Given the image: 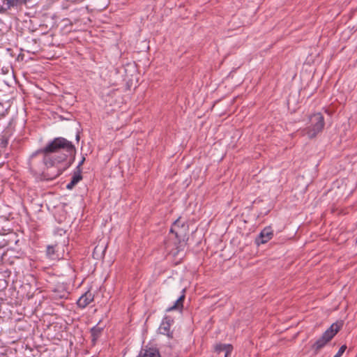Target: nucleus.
I'll use <instances>...</instances> for the list:
<instances>
[{
	"label": "nucleus",
	"instance_id": "obj_10",
	"mask_svg": "<svg viewBox=\"0 0 357 357\" xmlns=\"http://www.w3.org/2000/svg\"><path fill=\"white\" fill-rule=\"evenodd\" d=\"M139 357H160V355L158 350L150 348L141 351Z\"/></svg>",
	"mask_w": 357,
	"mask_h": 357
},
{
	"label": "nucleus",
	"instance_id": "obj_2",
	"mask_svg": "<svg viewBox=\"0 0 357 357\" xmlns=\"http://www.w3.org/2000/svg\"><path fill=\"white\" fill-rule=\"evenodd\" d=\"M343 326L342 321L333 323L323 335L312 344V349L317 354L333 337L339 332Z\"/></svg>",
	"mask_w": 357,
	"mask_h": 357
},
{
	"label": "nucleus",
	"instance_id": "obj_7",
	"mask_svg": "<svg viewBox=\"0 0 357 357\" xmlns=\"http://www.w3.org/2000/svg\"><path fill=\"white\" fill-rule=\"evenodd\" d=\"M93 294L90 291H88L82 296H80L77 302V304L78 307L84 308L93 301Z\"/></svg>",
	"mask_w": 357,
	"mask_h": 357
},
{
	"label": "nucleus",
	"instance_id": "obj_18",
	"mask_svg": "<svg viewBox=\"0 0 357 357\" xmlns=\"http://www.w3.org/2000/svg\"><path fill=\"white\" fill-rule=\"evenodd\" d=\"M26 1L27 0H13L16 6H17L18 4L25 3Z\"/></svg>",
	"mask_w": 357,
	"mask_h": 357
},
{
	"label": "nucleus",
	"instance_id": "obj_13",
	"mask_svg": "<svg viewBox=\"0 0 357 357\" xmlns=\"http://www.w3.org/2000/svg\"><path fill=\"white\" fill-rule=\"evenodd\" d=\"M105 249L106 246H105L104 245H100V244H98L95 247L93 250V257L97 259L103 257L104 253L105 252Z\"/></svg>",
	"mask_w": 357,
	"mask_h": 357
},
{
	"label": "nucleus",
	"instance_id": "obj_1",
	"mask_svg": "<svg viewBox=\"0 0 357 357\" xmlns=\"http://www.w3.org/2000/svg\"><path fill=\"white\" fill-rule=\"evenodd\" d=\"M75 146L64 137H56L44 148L37 150L31 157L43 154V162L45 166L43 176L46 180L57 178L74 162Z\"/></svg>",
	"mask_w": 357,
	"mask_h": 357
},
{
	"label": "nucleus",
	"instance_id": "obj_19",
	"mask_svg": "<svg viewBox=\"0 0 357 357\" xmlns=\"http://www.w3.org/2000/svg\"><path fill=\"white\" fill-rule=\"evenodd\" d=\"M79 139H80L79 133V132H77V135H76V140H77V142H79Z\"/></svg>",
	"mask_w": 357,
	"mask_h": 357
},
{
	"label": "nucleus",
	"instance_id": "obj_9",
	"mask_svg": "<svg viewBox=\"0 0 357 357\" xmlns=\"http://www.w3.org/2000/svg\"><path fill=\"white\" fill-rule=\"evenodd\" d=\"M82 179V170L75 169L71 178V181L67 184L66 188L72 190L75 185Z\"/></svg>",
	"mask_w": 357,
	"mask_h": 357
},
{
	"label": "nucleus",
	"instance_id": "obj_8",
	"mask_svg": "<svg viewBox=\"0 0 357 357\" xmlns=\"http://www.w3.org/2000/svg\"><path fill=\"white\" fill-rule=\"evenodd\" d=\"M103 331V327L100 326L99 324L93 326L91 329V342L93 345L96 344L97 340L101 336Z\"/></svg>",
	"mask_w": 357,
	"mask_h": 357
},
{
	"label": "nucleus",
	"instance_id": "obj_15",
	"mask_svg": "<svg viewBox=\"0 0 357 357\" xmlns=\"http://www.w3.org/2000/svg\"><path fill=\"white\" fill-rule=\"evenodd\" d=\"M47 255L52 259H55V246L48 245L47 248Z\"/></svg>",
	"mask_w": 357,
	"mask_h": 357
},
{
	"label": "nucleus",
	"instance_id": "obj_11",
	"mask_svg": "<svg viewBox=\"0 0 357 357\" xmlns=\"http://www.w3.org/2000/svg\"><path fill=\"white\" fill-rule=\"evenodd\" d=\"M16 6L13 0H0V12L4 13L12 7Z\"/></svg>",
	"mask_w": 357,
	"mask_h": 357
},
{
	"label": "nucleus",
	"instance_id": "obj_14",
	"mask_svg": "<svg viewBox=\"0 0 357 357\" xmlns=\"http://www.w3.org/2000/svg\"><path fill=\"white\" fill-rule=\"evenodd\" d=\"M215 351H217L219 354L222 351L225 352L226 349H227V353H231L233 350V347L231 344H218L215 345Z\"/></svg>",
	"mask_w": 357,
	"mask_h": 357
},
{
	"label": "nucleus",
	"instance_id": "obj_3",
	"mask_svg": "<svg viewBox=\"0 0 357 357\" xmlns=\"http://www.w3.org/2000/svg\"><path fill=\"white\" fill-rule=\"evenodd\" d=\"M311 126L303 130L304 135H307L308 138L312 139L321 132L324 127V119L321 113L312 115L310 119Z\"/></svg>",
	"mask_w": 357,
	"mask_h": 357
},
{
	"label": "nucleus",
	"instance_id": "obj_12",
	"mask_svg": "<svg viewBox=\"0 0 357 357\" xmlns=\"http://www.w3.org/2000/svg\"><path fill=\"white\" fill-rule=\"evenodd\" d=\"M184 299H185V295L183 294L176 300V301L174 303V304L172 306L168 307L166 310V311L170 312V311H172L174 310H181L183 307V303Z\"/></svg>",
	"mask_w": 357,
	"mask_h": 357
},
{
	"label": "nucleus",
	"instance_id": "obj_6",
	"mask_svg": "<svg viewBox=\"0 0 357 357\" xmlns=\"http://www.w3.org/2000/svg\"><path fill=\"white\" fill-rule=\"evenodd\" d=\"M178 222H179V220H177L174 222L173 227L170 229V232L175 233L176 237L178 240H180V236H179L180 231L176 229V227H178ZM179 243H180V245L178 246H176V248L172 251L173 255H174V256L178 255L179 254L180 251L183 250L185 247V243H184V241H183L181 243V241H179Z\"/></svg>",
	"mask_w": 357,
	"mask_h": 357
},
{
	"label": "nucleus",
	"instance_id": "obj_17",
	"mask_svg": "<svg viewBox=\"0 0 357 357\" xmlns=\"http://www.w3.org/2000/svg\"><path fill=\"white\" fill-rule=\"evenodd\" d=\"M85 161V157H82V160L79 162L78 165L76 167V169L82 170L81 166L84 164Z\"/></svg>",
	"mask_w": 357,
	"mask_h": 357
},
{
	"label": "nucleus",
	"instance_id": "obj_4",
	"mask_svg": "<svg viewBox=\"0 0 357 357\" xmlns=\"http://www.w3.org/2000/svg\"><path fill=\"white\" fill-rule=\"evenodd\" d=\"M273 236V231L271 227H265L256 238L255 243L257 245L264 244L271 240Z\"/></svg>",
	"mask_w": 357,
	"mask_h": 357
},
{
	"label": "nucleus",
	"instance_id": "obj_16",
	"mask_svg": "<svg viewBox=\"0 0 357 357\" xmlns=\"http://www.w3.org/2000/svg\"><path fill=\"white\" fill-rule=\"evenodd\" d=\"M346 349H347V346L342 345L339 349V351H337V353L333 357H340L343 354V353L345 351Z\"/></svg>",
	"mask_w": 357,
	"mask_h": 357
},
{
	"label": "nucleus",
	"instance_id": "obj_20",
	"mask_svg": "<svg viewBox=\"0 0 357 357\" xmlns=\"http://www.w3.org/2000/svg\"><path fill=\"white\" fill-rule=\"evenodd\" d=\"M230 354H231V353H227V349H226L224 357H228Z\"/></svg>",
	"mask_w": 357,
	"mask_h": 357
},
{
	"label": "nucleus",
	"instance_id": "obj_5",
	"mask_svg": "<svg viewBox=\"0 0 357 357\" xmlns=\"http://www.w3.org/2000/svg\"><path fill=\"white\" fill-rule=\"evenodd\" d=\"M174 322L173 319L169 317L165 316L160 324L159 331L162 335H166L168 337H173V333L170 331V327Z\"/></svg>",
	"mask_w": 357,
	"mask_h": 357
}]
</instances>
